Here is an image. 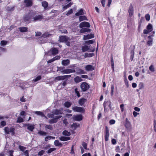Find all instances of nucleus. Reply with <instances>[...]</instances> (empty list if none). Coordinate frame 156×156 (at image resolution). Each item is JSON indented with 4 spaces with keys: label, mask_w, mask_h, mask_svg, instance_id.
I'll return each mask as SVG.
<instances>
[{
    "label": "nucleus",
    "mask_w": 156,
    "mask_h": 156,
    "mask_svg": "<svg viewBox=\"0 0 156 156\" xmlns=\"http://www.w3.org/2000/svg\"><path fill=\"white\" fill-rule=\"evenodd\" d=\"M146 20L147 21H149L150 20V16L149 14H147L145 16Z\"/></svg>",
    "instance_id": "obj_59"
},
{
    "label": "nucleus",
    "mask_w": 156,
    "mask_h": 156,
    "mask_svg": "<svg viewBox=\"0 0 156 156\" xmlns=\"http://www.w3.org/2000/svg\"><path fill=\"white\" fill-rule=\"evenodd\" d=\"M94 55V54L93 53H86L85 54L84 58L90 57L93 56Z\"/></svg>",
    "instance_id": "obj_35"
},
{
    "label": "nucleus",
    "mask_w": 156,
    "mask_h": 156,
    "mask_svg": "<svg viewBox=\"0 0 156 156\" xmlns=\"http://www.w3.org/2000/svg\"><path fill=\"white\" fill-rule=\"evenodd\" d=\"M75 93L78 97L79 98L80 97V94L79 91L78 90V88L77 87L75 89Z\"/></svg>",
    "instance_id": "obj_44"
},
{
    "label": "nucleus",
    "mask_w": 156,
    "mask_h": 156,
    "mask_svg": "<svg viewBox=\"0 0 156 156\" xmlns=\"http://www.w3.org/2000/svg\"><path fill=\"white\" fill-rule=\"evenodd\" d=\"M73 119L74 120L80 121L83 119V116L81 114L76 115H73Z\"/></svg>",
    "instance_id": "obj_13"
},
{
    "label": "nucleus",
    "mask_w": 156,
    "mask_h": 156,
    "mask_svg": "<svg viewBox=\"0 0 156 156\" xmlns=\"http://www.w3.org/2000/svg\"><path fill=\"white\" fill-rule=\"evenodd\" d=\"M59 139L62 141H65L70 140V138L69 137L62 136L60 137Z\"/></svg>",
    "instance_id": "obj_22"
},
{
    "label": "nucleus",
    "mask_w": 156,
    "mask_h": 156,
    "mask_svg": "<svg viewBox=\"0 0 156 156\" xmlns=\"http://www.w3.org/2000/svg\"><path fill=\"white\" fill-rule=\"evenodd\" d=\"M73 12V10L72 9L69 10L66 13V15L69 16V15L71 14Z\"/></svg>",
    "instance_id": "obj_52"
},
{
    "label": "nucleus",
    "mask_w": 156,
    "mask_h": 156,
    "mask_svg": "<svg viewBox=\"0 0 156 156\" xmlns=\"http://www.w3.org/2000/svg\"><path fill=\"white\" fill-rule=\"evenodd\" d=\"M23 122L24 120L20 116L18 117L17 118V120L16 121L17 123H21Z\"/></svg>",
    "instance_id": "obj_41"
},
{
    "label": "nucleus",
    "mask_w": 156,
    "mask_h": 156,
    "mask_svg": "<svg viewBox=\"0 0 156 156\" xmlns=\"http://www.w3.org/2000/svg\"><path fill=\"white\" fill-rule=\"evenodd\" d=\"M24 2L27 7L31 6L33 5V2L32 0H25Z\"/></svg>",
    "instance_id": "obj_16"
},
{
    "label": "nucleus",
    "mask_w": 156,
    "mask_h": 156,
    "mask_svg": "<svg viewBox=\"0 0 156 156\" xmlns=\"http://www.w3.org/2000/svg\"><path fill=\"white\" fill-rule=\"evenodd\" d=\"M153 41L148 40L147 42V44L149 46H151L152 45Z\"/></svg>",
    "instance_id": "obj_51"
},
{
    "label": "nucleus",
    "mask_w": 156,
    "mask_h": 156,
    "mask_svg": "<svg viewBox=\"0 0 156 156\" xmlns=\"http://www.w3.org/2000/svg\"><path fill=\"white\" fill-rule=\"evenodd\" d=\"M28 29L27 27H21L19 28L20 31L22 33L28 31Z\"/></svg>",
    "instance_id": "obj_24"
},
{
    "label": "nucleus",
    "mask_w": 156,
    "mask_h": 156,
    "mask_svg": "<svg viewBox=\"0 0 156 156\" xmlns=\"http://www.w3.org/2000/svg\"><path fill=\"white\" fill-rule=\"evenodd\" d=\"M41 78V76H38L34 79V81L35 82H37V81L40 80Z\"/></svg>",
    "instance_id": "obj_58"
},
{
    "label": "nucleus",
    "mask_w": 156,
    "mask_h": 156,
    "mask_svg": "<svg viewBox=\"0 0 156 156\" xmlns=\"http://www.w3.org/2000/svg\"><path fill=\"white\" fill-rule=\"evenodd\" d=\"M114 86L112 84L111 85V94L112 96H113L114 94Z\"/></svg>",
    "instance_id": "obj_49"
},
{
    "label": "nucleus",
    "mask_w": 156,
    "mask_h": 156,
    "mask_svg": "<svg viewBox=\"0 0 156 156\" xmlns=\"http://www.w3.org/2000/svg\"><path fill=\"white\" fill-rule=\"evenodd\" d=\"M35 36H39L41 35L42 33L41 32H35Z\"/></svg>",
    "instance_id": "obj_64"
},
{
    "label": "nucleus",
    "mask_w": 156,
    "mask_h": 156,
    "mask_svg": "<svg viewBox=\"0 0 156 156\" xmlns=\"http://www.w3.org/2000/svg\"><path fill=\"white\" fill-rule=\"evenodd\" d=\"M83 10L82 9H80L75 14V16H78L81 15H83L84 13L83 12Z\"/></svg>",
    "instance_id": "obj_27"
},
{
    "label": "nucleus",
    "mask_w": 156,
    "mask_h": 156,
    "mask_svg": "<svg viewBox=\"0 0 156 156\" xmlns=\"http://www.w3.org/2000/svg\"><path fill=\"white\" fill-rule=\"evenodd\" d=\"M90 29L87 28H82L80 29V32L81 33H83L87 32H90Z\"/></svg>",
    "instance_id": "obj_28"
},
{
    "label": "nucleus",
    "mask_w": 156,
    "mask_h": 156,
    "mask_svg": "<svg viewBox=\"0 0 156 156\" xmlns=\"http://www.w3.org/2000/svg\"><path fill=\"white\" fill-rule=\"evenodd\" d=\"M79 21L80 22L83 20H87V18L85 16H79Z\"/></svg>",
    "instance_id": "obj_32"
},
{
    "label": "nucleus",
    "mask_w": 156,
    "mask_h": 156,
    "mask_svg": "<svg viewBox=\"0 0 156 156\" xmlns=\"http://www.w3.org/2000/svg\"><path fill=\"white\" fill-rule=\"evenodd\" d=\"M74 145H73L72 146L71 148V151L70 152V153L71 154H75L74 151Z\"/></svg>",
    "instance_id": "obj_62"
},
{
    "label": "nucleus",
    "mask_w": 156,
    "mask_h": 156,
    "mask_svg": "<svg viewBox=\"0 0 156 156\" xmlns=\"http://www.w3.org/2000/svg\"><path fill=\"white\" fill-rule=\"evenodd\" d=\"M87 101V99L84 98H82L80 99L79 101V103L80 105H83Z\"/></svg>",
    "instance_id": "obj_21"
},
{
    "label": "nucleus",
    "mask_w": 156,
    "mask_h": 156,
    "mask_svg": "<svg viewBox=\"0 0 156 156\" xmlns=\"http://www.w3.org/2000/svg\"><path fill=\"white\" fill-rule=\"evenodd\" d=\"M7 43V41H6L2 40L1 42V45L2 46L6 45Z\"/></svg>",
    "instance_id": "obj_50"
},
{
    "label": "nucleus",
    "mask_w": 156,
    "mask_h": 156,
    "mask_svg": "<svg viewBox=\"0 0 156 156\" xmlns=\"http://www.w3.org/2000/svg\"><path fill=\"white\" fill-rule=\"evenodd\" d=\"M94 37V35L93 34H87V35H84L83 36V39L86 40L91 38H93Z\"/></svg>",
    "instance_id": "obj_17"
},
{
    "label": "nucleus",
    "mask_w": 156,
    "mask_h": 156,
    "mask_svg": "<svg viewBox=\"0 0 156 156\" xmlns=\"http://www.w3.org/2000/svg\"><path fill=\"white\" fill-rule=\"evenodd\" d=\"M80 87L83 92L86 91L90 88V85L86 82H82L81 84Z\"/></svg>",
    "instance_id": "obj_3"
},
{
    "label": "nucleus",
    "mask_w": 156,
    "mask_h": 156,
    "mask_svg": "<svg viewBox=\"0 0 156 156\" xmlns=\"http://www.w3.org/2000/svg\"><path fill=\"white\" fill-rule=\"evenodd\" d=\"M76 71L73 69H65L61 71V73L63 74H69L71 73H75Z\"/></svg>",
    "instance_id": "obj_10"
},
{
    "label": "nucleus",
    "mask_w": 156,
    "mask_h": 156,
    "mask_svg": "<svg viewBox=\"0 0 156 156\" xmlns=\"http://www.w3.org/2000/svg\"><path fill=\"white\" fill-rule=\"evenodd\" d=\"M149 70L152 72H154V66L152 65H151L149 67Z\"/></svg>",
    "instance_id": "obj_56"
},
{
    "label": "nucleus",
    "mask_w": 156,
    "mask_h": 156,
    "mask_svg": "<svg viewBox=\"0 0 156 156\" xmlns=\"http://www.w3.org/2000/svg\"><path fill=\"white\" fill-rule=\"evenodd\" d=\"M82 146H83V148H84V149H85L86 150L87 149V144L84 141H83L82 142Z\"/></svg>",
    "instance_id": "obj_47"
},
{
    "label": "nucleus",
    "mask_w": 156,
    "mask_h": 156,
    "mask_svg": "<svg viewBox=\"0 0 156 156\" xmlns=\"http://www.w3.org/2000/svg\"><path fill=\"white\" fill-rule=\"evenodd\" d=\"M79 26L80 28H82L84 27H90V25L89 22L84 21L80 23Z\"/></svg>",
    "instance_id": "obj_9"
},
{
    "label": "nucleus",
    "mask_w": 156,
    "mask_h": 156,
    "mask_svg": "<svg viewBox=\"0 0 156 156\" xmlns=\"http://www.w3.org/2000/svg\"><path fill=\"white\" fill-rule=\"evenodd\" d=\"M58 50L55 48H53L51 49V53L52 55H55L58 53Z\"/></svg>",
    "instance_id": "obj_26"
},
{
    "label": "nucleus",
    "mask_w": 156,
    "mask_h": 156,
    "mask_svg": "<svg viewBox=\"0 0 156 156\" xmlns=\"http://www.w3.org/2000/svg\"><path fill=\"white\" fill-rule=\"evenodd\" d=\"M62 134L64 135L67 136H69L71 135V133L70 132H68V131L65 130L62 132Z\"/></svg>",
    "instance_id": "obj_34"
},
{
    "label": "nucleus",
    "mask_w": 156,
    "mask_h": 156,
    "mask_svg": "<svg viewBox=\"0 0 156 156\" xmlns=\"http://www.w3.org/2000/svg\"><path fill=\"white\" fill-rule=\"evenodd\" d=\"M72 109L75 112H77L81 113L84 112L85 111L84 108L76 106H74L72 108Z\"/></svg>",
    "instance_id": "obj_4"
},
{
    "label": "nucleus",
    "mask_w": 156,
    "mask_h": 156,
    "mask_svg": "<svg viewBox=\"0 0 156 156\" xmlns=\"http://www.w3.org/2000/svg\"><path fill=\"white\" fill-rule=\"evenodd\" d=\"M75 82L77 83H79L83 81V80L81 79V77L79 76L76 77L74 79Z\"/></svg>",
    "instance_id": "obj_25"
},
{
    "label": "nucleus",
    "mask_w": 156,
    "mask_h": 156,
    "mask_svg": "<svg viewBox=\"0 0 156 156\" xmlns=\"http://www.w3.org/2000/svg\"><path fill=\"white\" fill-rule=\"evenodd\" d=\"M115 150L116 152H117L120 153L121 152L120 150V147L119 146H117L116 147Z\"/></svg>",
    "instance_id": "obj_63"
},
{
    "label": "nucleus",
    "mask_w": 156,
    "mask_h": 156,
    "mask_svg": "<svg viewBox=\"0 0 156 156\" xmlns=\"http://www.w3.org/2000/svg\"><path fill=\"white\" fill-rule=\"evenodd\" d=\"M147 29L149 31V32H151L153 30V27L151 24L149 23L147 27Z\"/></svg>",
    "instance_id": "obj_36"
},
{
    "label": "nucleus",
    "mask_w": 156,
    "mask_h": 156,
    "mask_svg": "<svg viewBox=\"0 0 156 156\" xmlns=\"http://www.w3.org/2000/svg\"><path fill=\"white\" fill-rule=\"evenodd\" d=\"M109 136V130L107 126L105 127V140L107 141L108 140V138Z\"/></svg>",
    "instance_id": "obj_11"
},
{
    "label": "nucleus",
    "mask_w": 156,
    "mask_h": 156,
    "mask_svg": "<svg viewBox=\"0 0 156 156\" xmlns=\"http://www.w3.org/2000/svg\"><path fill=\"white\" fill-rule=\"evenodd\" d=\"M48 5V3L46 1H44L42 2V6L44 7V9L47 8Z\"/></svg>",
    "instance_id": "obj_30"
},
{
    "label": "nucleus",
    "mask_w": 156,
    "mask_h": 156,
    "mask_svg": "<svg viewBox=\"0 0 156 156\" xmlns=\"http://www.w3.org/2000/svg\"><path fill=\"white\" fill-rule=\"evenodd\" d=\"M35 113L38 115H41L42 117L45 116V115L42 112L40 111H36L35 112Z\"/></svg>",
    "instance_id": "obj_42"
},
{
    "label": "nucleus",
    "mask_w": 156,
    "mask_h": 156,
    "mask_svg": "<svg viewBox=\"0 0 156 156\" xmlns=\"http://www.w3.org/2000/svg\"><path fill=\"white\" fill-rule=\"evenodd\" d=\"M55 114H54L53 113L52 114L51 113H48V114L47 116L48 118H53L54 117V115Z\"/></svg>",
    "instance_id": "obj_60"
},
{
    "label": "nucleus",
    "mask_w": 156,
    "mask_h": 156,
    "mask_svg": "<svg viewBox=\"0 0 156 156\" xmlns=\"http://www.w3.org/2000/svg\"><path fill=\"white\" fill-rule=\"evenodd\" d=\"M25 126H27V129L31 131L32 132L34 129V125H31L30 124H25Z\"/></svg>",
    "instance_id": "obj_18"
},
{
    "label": "nucleus",
    "mask_w": 156,
    "mask_h": 156,
    "mask_svg": "<svg viewBox=\"0 0 156 156\" xmlns=\"http://www.w3.org/2000/svg\"><path fill=\"white\" fill-rule=\"evenodd\" d=\"M44 125L45 129L50 130H52L53 129V127L51 125L45 124Z\"/></svg>",
    "instance_id": "obj_39"
},
{
    "label": "nucleus",
    "mask_w": 156,
    "mask_h": 156,
    "mask_svg": "<svg viewBox=\"0 0 156 156\" xmlns=\"http://www.w3.org/2000/svg\"><path fill=\"white\" fill-rule=\"evenodd\" d=\"M107 104L108 105V106L109 107H110V105H111V102L110 101H105L103 104V106H104V108L105 109V107H106V104Z\"/></svg>",
    "instance_id": "obj_38"
},
{
    "label": "nucleus",
    "mask_w": 156,
    "mask_h": 156,
    "mask_svg": "<svg viewBox=\"0 0 156 156\" xmlns=\"http://www.w3.org/2000/svg\"><path fill=\"white\" fill-rule=\"evenodd\" d=\"M19 148L20 150L22 151H23L24 150L26 149V148L23 146L20 145L19 146Z\"/></svg>",
    "instance_id": "obj_55"
},
{
    "label": "nucleus",
    "mask_w": 156,
    "mask_h": 156,
    "mask_svg": "<svg viewBox=\"0 0 156 156\" xmlns=\"http://www.w3.org/2000/svg\"><path fill=\"white\" fill-rule=\"evenodd\" d=\"M56 150V148L55 147L50 148L48 150L47 153L48 154H50L52 152V151Z\"/></svg>",
    "instance_id": "obj_43"
},
{
    "label": "nucleus",
    "mask_w": 156,
    "mask_h": 156,
    "mask_svg": "<svg viewBox=\"0 0 156 156\" xmlns=\"http://www.w3.org/2000/svg\"><path fill=\"white\" fill-rule=\"evenodd\" d=\"M135 48V46H133V47L131 48L130 53L131 54H134V49Z\"/></svg>",
    "instance_id": "obj_54"
},
{
    "label": "nucleus",
    "mask_w": 156,
    "mask_h": 156,
    "mask_svg": "<svg viewBox=\"0 0 156 156\" xmlns=\"http://www.w3.org/2000/svg\"><path fill=\"white\" fill-rule=\"evenodd\" d=\"M138 87H139V89H142L144 87V85L143 83L141 82L139 84V85Z\"/></svg>",
    "instance_id": "obj_61"
},
{
    "label": "nucleus",
    "mask_w": 156,
    "mask_h": 156,
    "mask_svg": "<svg viewBox=\"0 0 156 156\" xmlns=\"http://www.w3.org/2000/svg\"><path fill=\"white\" fill-rule=\"evenodd\" d=\"M73 4V3L72 2H69V4L67 5L64 6L63 7V9L64 10L67 9V8L70 7Z\"/></svg>",
    "instance_id": "obj_29"
},
{
    "label": "nucleus",
    "mask_w": 156,
    "mask_h": 156,
    "mask_svg": "<svg viewBox=\"0 0 156 156\" xmlns=\"http://www.w3.org/2000/svg\"><path fill=\"white\" fill-rule=\"evenodd\" d=\"M4 130L6 134H9L10 133L12 136L14 135L15 134V129L13 127H11L10 128H9L8 126L5 127Z\"/></svg>",
    "instance_id": "obj_2"
},
{
    "label": "nucleus",
    "mask_w": 156,
    "mask_h": 156,
    "mask_svg": "<svg viewBox=\"0 0 156 156\" xmlns=\"http://www.w3.org/2000/svg\"><path fill=\"white\" fill-rule=\"evenodd\" d=\"M125 126L126 127L127 129L130 128L131 126L130 122L125 123Z\"/></svg>",
    "instance_id": "obj_48"
},
{
    "label": "nucleus",
    "mask_w": 156,
    "mask_h": 156,
    "mask_svg": "<svg viewBox=\"0 0 156 156\" xmlns=\"http://www.w3.org/2000/svg\"><path fill=\"white\" fill-rule=\"evenodd\" d=\"M128 12L129 13V16L130 17H131L133 15L134 13V9L132 4H130V5L129 6L128 9Z\"/></svg>",
    "instance_id": "obj_8"
},
{
    "label": "nucleus",
    "mask_w": 156,
    "mask_h": 156,
    "mask_svg": "<svg viewBox=\"0 0 156 156\" xmlns=\"http://www.w3.org/2000/svg\"><path fill=\"white\" fill-rule=\"evenodd\" d=\"M59 38V41L60 42H66L69 40V37L66 36H60Z\"/></svg>",
    "instance_id": "obj_6"
},
{
    "label": "nucleus",
    "mask_w": 156,
    "mask_h": 156,
    "mask_svg": "<svg viewBox=\"0 0 156 156\" xmlns=\"http://www.w3.org/2000/svg\"><path fill=\"white\" fill-rule=\"evenodd\" d=\"M54 144L56 146H59L60 147H62V144L60 143L59 142V141L58 140H55L54 142Z\"/></svg>",
    "instance_id": "obj_37"
},
{
    "label": "nucleus",
    "mask_w": 156,
    "mask_h": 156,
    "mask_svg": "<svg viewBox=\"0 0 156 156\" xmlns=\"http://www.w3.org/2000/svg\"><path fill=\"white\" fill-rule=\"evenodd\" d=\"M63 108H61L59 109H56L53 111L52 113L55 115H62L63 113Z\"/></svg>",
    "instance_id": "obj_5"
},
{
    "label": "nucleus",
    "mask_w": 156,
    "mask_h": 156,
    "mask_svg": "<svg viewBox=\"0 0 156 156\" xmlns=\"http://www.w3.org/2000/svg\"><path fill=\"white\" fill-rule=\"evenodd\" d=\"M51 35L52 34H51L49 32H46L42 35L41 37H39V40H40L42 37L45 38L47 37L51 36Z\"/></svg>",
    "instance_id": "obj_15"
},
{
    "label": "nucleus",
    "mask_w": 156,
    "mask_h": 156,
    "mask_svg": "<svg viewBox=\"0 0 156 156\" xmlns=\"http://www.w3.org/2000/svg\"><path fill=\"white\" fill-rule=\"evenodd\" d=\"M94 41L93 40H91L85 41V43L87 44H93Z\"/></svg>",
    "instance_id": "obj_46"
},
{
    "label": "nucleus",
    "mask_w": 156,
    "mask_h": 156,
    "mask_svg": "<svg viewBox=\"0 0 156 156\" xmlns=\"http://www.w3.org/2000/svg\"><path fill=\"white\" fill-rule=\"evenodd\" d=\"M36 12L34 11L30 10L28 13L24 14L22 18V22L28 24L33 21V17L36 14Z\"/></svg>",
    "instance_id": "obj_1"
},
{
    "label": "nucleus",
    "mask_w": 156,
    "mask_h": 156,
    "mask_svg": "<svg viewBox=\"0 0 156 156\" xmlns=\"http://www.w3.org/2000/svg\"><path fill=\"white\" fill-rule=\"evenodd\" d=\"M85 70L87 71H92L94 69V67L90 65H88L85 67Z\"/></svg>",
    "instance_id": "obj_14"
},
{
    "label": "nucleus",
    "mask_w": 156,
    "mask_h": 156,
    "mask_svg": "<svg viewBox=\"0 0 156 156\" xmlns=\"http://www.w3.org/2000/svg\"><path fill=\"white\" fill-rule=\"evenodd\" d=\"M38 134L41 136H46L47 135V133L46 132L41 130L38 132Z\"/></svg>",
    "instance_id": "obj_40"
},
{
    "label": "nucleus",
    "mask_w": 156,
    "mask_h": 156,
    "mask_svg": "<svg viewBox=\"0 0 156 156\" xmlns=\"http://www.w3.org/2000/svg\"><path fill=\"white\" fill-rule=\"evenodd\" d=\"M55 137H53L51 136H49L45 137L44 139V140L45 141H47L48 140H50L51 139H55Z\"/></svg>",
    "instance_id": "obj_45"
},
{
    "label": "nucleus",
    "mask_w": 156,
    "mask_h": 156,
    "mask_svg": "<svg viewBox=\"0 0 156 156\" xmlns=\"http://www.w3.org/2000/svg\"><path fill=\"white\" fill-rule=\"evenodd\" d=\"M43 19V16L41 15H39L34 16L33 17V21H36L39 20H41Z\"/></svg>",
    "instance_id": "obj_19"
},
{
    "label": "nucleus",
    "mask_w": 156,
    "mask_h": 156,
    "mask_svg": "<svg viewBox=\"0 0 156 156\" xmlns=\"http://www.w3.org/2000/svg\"><path fill=\"white\" fill-rule=\"evenodd\" d=\"M80 126L79 124H77L76 123H73V124L71 125V127L74 130H75L77 127Z\"/></svg>",
    "instance_id": "obj_31"
},
{
    "label": "nucleus",
    "mask_w": 156,
    "mask_h": 156,
    "mask_svg": "<svg viewBox=\"0 0 156 156\" xmlns=\"http://www.w3.org/2000/svg\"><path fill=\"white\" fill-rule=\"evenodd\" d=\"M62 117L61 115L56 116L55 118L50 119L49 120V123L50 124L55 123L57 122L58 119L61 118Z\"/></svg>",
    "instance_id": "obj_7"
},
{
    "label": "nucleus",
    "mask_w": 156,
    "mask_h": 156,
    "mask_svg": "<svg viewBox=\"0 0 156 156\" xmlns=\"http://www.w3.org/2000/svg\"><path fill=\"white\" fill-rule=\"evenodd\" d=\"M71 103L68 101H66L64 104V106L67 108H69L71 106Z\"/></svg>",
    "instance_id": "obj_33"
},
{
    "label": "nucleus",
    "mask_w": 156,
    "mask_h": 156,
    "mask_svg": "<svg viewBox=\"0 0 156 156\" xmlns=\"http://www.w3.org/2000/svg\"><path fill=\"white\" fill-rule=\"evenodd\" d=\"M55 57H53L52 58L48 60L47 62L48 63H50L56 60V59H55Z\"/></svg>",
    "instance_id": "obj_57"
},
{
    "label": "nucleus",
    "mask_w": 156,
    "mask_h": 156,
    "mask_svg": "<svg viewBox=\"0 0 156 156\" xmlns=\"http://www.w3.org/2000/svg\"><path fill=\"white\" fill-rule=\"evenodd\" d=\"M90 47L89 46H88L87 45H84L83 46L82 48V51L83 52H85L89 50V51H91L92 52H93L95 50V48H93L92 50H90Z\"/></svg>",
    "instance_id": "obj_12"
},
{
    "label": "nucleus",
    "mask_w": 156,
    "mask_h": 156,
    "mask_svg": "<svg viewBox=\"0 0 156 156\" xmlns=\"http://www.w3.org/2000/svg\"><path fill=\"white\" fill-rule=\"evenodd\" d=\"M66 76H57L55 78V81H59L65 80V77Z\"/></svg>",
    "instance_id": "obj_20"
},
{
    "label": "nucleus",
    "mask_w": 156,
    "mask_h": 156,
    "mask_svg": "<svg viewBox=\"0 0 156 156\" xmlns=\"http://www.w3.org/2000/svg\"><path fill=\"white\" fill-rule=\"evenodd\" d=\"M70 63V61L69 59H65L63 60L62 62V64L63 66H66L67 65Z\"/></svg>",
    "instance_id": "obj_23"
},
{
    "label": "nucleus",
    "mask_w": 156,
    "mask_h": 156,
    "mask_svg": "<svg viewBox=\"0 0 156 156\" xmlns=\"http://www.w3.org/2000/svg\"><path fill=\"white\" fill-rule=\"evenodd\" d=\"M44 151L41 150L38 152V154L39 156H41L44 154Z\"/></svg>",
    "instance_id": "obj_53"
}]
</instances>
